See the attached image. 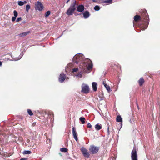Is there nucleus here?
Instances as JSON below:
<instances>
[{
  "instance_id": "obj_1",
  "label": "nucleus",
  "mask_w": 160,
  "mask_h": 160,
  "mask_svg": "<svg viewBox=\"0 0 160 160\" xmlns=\"http://www.w3.org/2000/svg\"><path fill=\"white\" fill-rule=\"evenodd\" d=\"M73 61L75 63L78 64L79 62L84 61V62L80 65L83 67L82 68V71L78 72L76 75L79 78L82 77L83 72H87V70H89L92 68V64L91 61L88 58L84 59L83 55L81 53L77 54L73 58Z\"/></svg>"
},
{
  "instance_id": "obj_2",
  "label": "nucleus",
  "mask_w": 160,
  "mask_h": 160,
  "mask_svg": "<svg viewBox=\"0 0 160 160\" xmlns=\"http://www.w3.org/2000/svg\"><path fill=\"white\" fill-rule=\"evenodd\" d=\"M143 14L144 16H143V20H142L143 21V25L141 29L142 30H145L148 28L149 22L148 15L146 11H145L143 12Z\"/></svg>"
},
{
  "instance_id": "obj_3",
  "label": "nucleus",
  "mask_w": 160,
  "mask_h": 160,
  "mask_svg": "<svg viewBox=\"0 0 160 160\" xmlns=\"http://www.w3.org/2000/svg\"><path fill=\"white\" fill-rule=\"evenodd\" d=\"M76 2L74 1L70 5V7L67 11L66 14L69 16L72 15L76 9Z\"/></svg>"
},
{
  "instance_id": "obj_4",
  "label": "nucleus",
  "mask_w": 160,
  "mask_h": 160,
  "mask_svg": "<svg viewBox=\"0 0 160 160\" xmlns=\"http://www.w3.org/2000/svg\"><path fill=\"white\" fill-rule=\"evenodd\" d=\"M4 145L3 141L0 138V155H1L2 156L5 157H8L11 155L9 153L7 152L3 153L2 150H3V145Z\"/></svg>"
},
{
  "instance_id": "obj_5",
  "label": "nucleus",
  "mask_w": 160,
  "mask_h": 160,
  "mask_svg": "<svg viewBox=\"0 0 160 160\" xmlns=\"http://www.w3.org/2000/svg\"><path fill=\"white\" fill-rule=\"evenodd\" d=\"M81 92L85 94L88 93L89 91L90 88L89 86L87 84L83 83L81 86Z\"/></svg>"
},
{
  "instance_id": "obj_6",
  "label": "nucleus",
  "mask_w": 160,
  "mask_h": 160,
  "mask_svg": "<svg viewBox=\"0 0 160 160\" xmlns=\"http://www.w3.org/2000/svg\"><path fill=\"white\" fill-rule=\"evenodd\" d=\"M99 149V147H95L93 145H92L90 146L89 150L91 154H95L98 152Z\"/></svg>"
},
{
  "instance_id": "obj_7",
  "label": "nucleus",
  "mask_w": 160,
  "mask_h": 160,
  "mask_svg": "<svg viewBox=\"0 0 160 160\" xmlns=\"http://www.w3.org/2000/svg\"><path fill=\"white\" fill-rule=\"evenodd\" d=\"M35 5V9L36 10H38L41 11L43 9V5L39 1L37 2Z\"/></svg>"
},
{
  "instance_id": "obj_8",
  "label": "nucleus",
  "mask_w": 160,
  "mask_h": 160,
  "mask_svg": "<svg viewBox=\"0 0 160 160\" xmlns=\"http://www.w3.org/2000/svg\"><path fill=\"white\" fill-rule=\"evenodd\" d=\"M137 154L136 149L133 148L131 152L132 160H138Z\"/></svg>"
},
{
  "instance_id": "obj_9",
  "label": "nucleus",
  "mask_w": 160,
  "mask_h": 160,
  "mask_svg": "<svg viewBox=\"0 0 160 160\" xmlns=\"http://www.w3.org/2000/svg\"><path fill=\"white\" fill-rule=\"evenodd\" d=\"M66 76L63 73H61L59 75L58 80L61 83H62L64 81Z\"/></svg>"
},
{
  "instance_id": "obj_10",
  "label": "nucleus",
  "mask_w": 160,
  "mask_h": 160,
  "mask_svg": "<svg viewBox=\"0 0 160 160\" xmlns=\"http://www.w3.org/2000/svg\"><path fill=\"white\" fill-rule=\"evenodd\" d=\"M75 128L73 127L72 128V134L75 140L76 141L78 142V138L77 137V133L76 131Z\"/></svg>"
},
{
  "instance_id": "obj_11",
  "label": "nucleus",
  "mask_w": 160,
  "mask_h": 160,
  "mask_svg": "<svg viewBox=\"0 0 160 160\" xmlns=\"http://www.w3.org/2000/svg\"><path fill=\"white\" fill-rule=\"evenodd\" d=\"M84 7L83 5H80L77 8V10L79 12H82L84 9Z\"/></svg>"
},
{
  "instance_id": "obj_12",
  "label": "nucleus",
  "mask_w": 160,
  "mask_h": 160,
  "mask_svg": "<svg viewBox=\"0 0 160 160\" xmlns=\"http://www.w3.org/2000/svg\"><path fill=\"white\" fill-rule=\"evenodd\" d=\"M116 121L117 122H121V123H120L121 126H120V128H121L122 127V119L121 118V117L120 115H118L117 116V118H116Z\"/></svg>"
},
{
  "instance_id": "obj_13",
  "label": "nucleus",
  "mask_w": 160,
  "mask_h": 160,
  "mask_svg": "<svg viewBox=\"0 0 160 160\" xmlns=\"http://www.w3.org/2000/svg\"><path fill=\"white\" fill-rule=\"evenodd\" d=\"M97 84L95 82H93L92 83V87L94 91H96L97 89Z\"/></svg>"
},
{
  "instance_id": "obj_14",
  "label": "nucleus",
  "mask_w": 160,
  "mask_h": 160,
  "mask_svg": "<svg viewBox=\"0 0 160 160\" xmlns=\"http://www.w3.org/2000/svg\"><path fill=\"white\" fill-rule=\"evenodd\" d=\"M83 14L84 18L85 19L88 18L90 15L89 12L87 11L84 12L83 13Z\"/></svg>"
},
{
  "instance_id": "obj_15",
  "label": "nucleus",
  "mask_w": 160,
  "mask_h": 160,
  "mask_svg": "<svg viewBox=\"0 0 160 160\" xmlns=\"http://www.w3.org/2000/svg\"><path fill=\"white\" fill-rule=\"evenodd\" d=\"M30 32V31H28L25 32H23L22 33H21L20 34H19L18 35L19 36V37H22L23 36H27L28 34Z\"/></svg>"
},
{
  "instance_id": "obj_16",
  "label": "nucleus",
  "mask_w": 160,
  "mask_h": 160,
  "mask_svg": "<svg viewBox=\"0 0 160 160\" xmlns=\"http://www.w3.org/2000/svg\"><path fill=\"white\" fill-rule=\"evenodd\" d=\"M24 54V52H22L20 54V55L17 58H13V60L14 61H17L20 60L22 57L23 55Z\"/></svg>"
},
{
  "instance_id": "obj_17",
  "label": "nucleus",
  "mask_w": 160,
  "mask_h": 160,
  "mask_svg": "<svg viewBox=\"0 0 160 160\" xmlns=\"http://www.w3.org/2000/svg\"><path fill=\"white\" fill-rule=\"evenodd\" d=\"M95 128L96 130L98 131L101 129L102 126L101 124L98 123L95 125Z\"/></svg>"
},
{
  "instance_id": "obj_18",
  "label": "nucleus",
  "mask_w": 160,
  "mask_h": 160,
  "mask_svg": "<svg viewBox=\"0 0 160 160\" xmlns=\"http://www.w3.org/2000/svg\"><path fill=\"white\" fill-rule=\"evenodd\" d=\"M53 117V116L52 115H50L48 116V122H49V120L50 119L49 122L51 124L52 122V121H53V119H54L52 118V117Z\"/></svg>"
},
{
  "instance_id": "obj_19",
  "label": "nucleus",
  "mask_w": 160,
  "mask_h": 160,
  "mask_svg": "<svg viewBox=\"0 0 160 160\" xmlns=\"http://www.w3.org/2000/svg\"><path fill=\"white\" fill-rule=\"evenodd\" d=\"M103 84L106 88L108 91V92H109L110 90V86L109 85H108L106 82H103Z\"/></svg>"
},
{
  "instance_id": "obj_20",
  "label": "nucleus",
  "mask_w": 160,
  "mask_h": 160,
  "mask_svg": "<svg viewBox=\"0 0 160 160\" xmlns=\"http://www.w3.org/2000/svg\"><path fill=\"white\" fill-rule=\"evenodd\" d=\"M141 18V17L139 15H136L134 17V20L135 22H137L140 20Z\"/></svg>"
},
{
  "instance_id": "obj_21",
  "label": "nucleus",
  "mask_w": 160,
  "mask_h": 160,
  "mask_svg": "<svg viewBox=\"0 0 160 160\" xmlns=\"http://www.w3.org/2000/svg\"><path fill=\"white\" fill-rule=\"evenodd\" d=\"M138 83L140 86H142L144 82V80L142 78H141L138 81Z\"/></svg>"
},
{
  "instance_id": "obj_22",
  "label": "nucleus",
  "mask_w": 160,
  "mask_h": 160,
  "mask_svg": "<svg viewBox=\"0 0 160 160\" xmlns=\"http://www.w3.org/2000/svg\"><path fill=\"white\" fill-rule=\"evenodd\" d=\"M80 150L82 154H84V153L86 152H87L88 151V150H87L84 147H82L81 148Z\"/></svg>"
},
{
  "instance_id": "obj_23",
  "label": "nucleus",
  "mask_w": 160,
  "mask_h": 160,
  "mask_svg": "<svg viewBox=\"0 0 160 160\" xmlns=\"http://www.w3.org/2000/svg\"><path fill=\"white\" fill-rule=\"evenodd\" d=\"M83 155L85 157L87 158H88L90 156V154L88 151L87 152H86L84 153L83 154Z\"/></svg>"
},
{
  "instance_id": "obj_24",
  "label": "nucleus",
  "mask_w": 160,
  "mask_h": 160,
  "mask_svg": "<svg viewBox=\"0 0 160 160\" xmlns=\"http://www.w3.org/2000/svg\"><path fill=\"white\" fill-rule=\"evenodd\" d=\"M31 152L29 150H25L22 152L24 154H29L31 153Z\"/></svg>"
},
{
  "instance_id": "obj_25",
  "label": "nucleus",
  "mask_w": 160,
  "mask_h": 160,
  "mask_svg": "<svg viewBox=\"0 0 160 160\" xmlns=\"http://www.w3.org/2000/svg\"><path fill=\"white\" fill-rule=\"evenodd\" d=\"M80 121L82 122V124H84L85 123V118L83 117H81L79 118Z\"/></svg>"
},
{
  "instance_id": "obj_26",
  "label": "nucleus",
  "mask_w": 160,
  "mask_h": 160,
  "mask_svg": "<svg viewBox=\"0 0 160 160\" xmlns=\"http://www.w3.org/2000/svg\"><path fill=\"white\" fill-rule=\"evenodd\" d=\"M112 0H106L103 1L102 2L104 3H107L108 4H111L112 3Z\"/></svg>"
},
{
  "instance_id": "obj_27",
  "label": "nucleus",
  "mask_w": 160,
  "mask_h": 160,
  "mask_svg": "<svg viewBox=\"0 0 160 160\" xmlns=\"http://www.w3.org/2000/svg\"><path fill=\"white\" fill-rule=\"evenodd\" d=\"M68 150V149L66 148H62L60 149V151L62 152H66Z\"/></svg>"
},
{
  "instance_id": "obj_28",
  "label": "nucleus",
  "mask_w": 160,
  "mask_h": 160,
  "mask_svg": "<svg viewBox=\"0 0 160 160\" xmlns=\"http://www.w3.org/2000/svg\"><path fill=\"white\" fill-rule=\"evenodd\" d=\"M27 111L28 114L30 116H32L33 115V113L31 109H28L27 110Z\"/></svg>"
},
{
  "instance_id": "obj_29",
  "label": "nucleus",
  "mask_w": 160,
  "mask_h": 160,
  "mask_svg": "<svg viewBox=\"0 0 160 160\" xmlns=\"http://www.w3.org/2000/svg\"><path fill=\"white\" fill-rule=\"evenodd\" d=\"M94 9L95 11H98L100 10V7L96 5L94 7Z\"/></svg>"
},
{
  "instance_id": "obj_30",
  "label": "nucleus",
  "mask_w": 160,
  "mask_h": 160,
  "mask_svg": "<svg viewBox=\"0 0 160 160\" xmlns=\"http://www.w3.org/2000/svg\"><path fill=\"white\" fill-rule=\"evenodd\" d=\"M51 13V12L50 11H48L46 12L45 14V16L46 17H48L49 16Z\"/></svg>"
},
{
  "instance_id": "obj_31",
  "label": "nucleus",
  "mask_w": 160,
  "mask_h": 160,
  "mask_svg": "<svg viewBox=\"0 0 160 160\" xmlns=\"http://www.w3.org/2000/svg\"><path fill=\"white\" fill-rule=\"evenodd\" d=\"M26 10L27 12H28L30 8V5H29L28 4L26 6Z\"/></svg>"
},
{
  "instance_id": "obj_32",
  "label": "nucleus",
  "mask_w": 160,
  "mask_h": 160,
  "mask_svg": "<svg viewBox=\"0 0 160 160\" xmlns=\"http://www.w3.org/2000/svg\"><path fill=\"white\" fill-rule=\"evenodd\" d=\"M13 14L14 16L15 17H17L18 16V13L17 12L16 10H14L13 11Z\"/></svg>"
},
{
  "instance_id": "obj_33",
  "label": "nucleus",
  "mask_w": 160,
  "mask_h": 160,
  "mask_svg": "<svg viewBox=\"0 0 160 160\" xmlns=\"http://www.w3.org/2000/svg\"><path fill=\"white\" fill-rule=\"evenodd\" d=\"M103 0H92V1L94 2H100L101 1H102Z\"/></svg>"
},
{
  "instance_id": "obj_34",
  "label": "nucleus",
  "mask_w": 160,
  "mask_h": 160,
  "mask_svg": "<svg viewBox=\"0 0 160 160\" xmlns=\"http://www.w3.org/2000/svg\"><path fill=\"white\" fill-rule=\"evenodd\" d=\"M18 4L20 6H22L24 5L23 2L21 1L18 2Z\"/></svg>"
},
{
  "instance_id": "obj_35",
  "label": "nucleus",
  "mask_w": 160,
  "mask_h": 160,
  "mask_svg": "<svg viewBox=\"0 0 160 160\" xmlns=\"http://www.w3.org/2000/svg\"><path fill=\"white\" fill-rule=\"evenodd\" d=\"M78 70V68H74L72 69V72H77Z\"/></svg>"
},
{
  "instance_id": "obj_36",
  "label": "nucleus",
  "mask_w": 160,
  "mask_h": 160,
  "mask_svg": "<svg viewBox=\"0 0 160 160\" xmlns=\"http://www.w3.org/2000/svg\"><path fill=\"white\" fill-rule=\"evenodd\" d=\"M92 125L90 123H88L87 125V127L89 128H92Z\"/></svg>"
},
{
  "instance_id": "obj_37",
  "label": "nucleus",
  "mask_w": 160,
  "mask_h": 160,
  "mask_svg": "<svg viewBox=\"0 0 160 160\" xmlns=\"http://www.w3.org/2000/svg\"><path fill=\"white\" fill-rule=\"evenodd\" d=\"M116 159L113 157L109 158L108 160H115Z\"/></svg>"
},
{
  "instance_id": "obj_38",
  "label": "nucleus",
  "mask_w": 160,
  "mask_h": 160,
  "mask_svg": "<svg viewBox=\"0 0 160 160\" xmlns=\"http://www.w3.org/2000/svg\"><path fill=\"white\" fill-rule=\"evenodd\" d=\"M22 20V18H18L16 20V22H18Z\"/></svg>"
},
{
  "instance_id": "obj_39",
  "label": "nucleus",
  "mask_w": 160,
  "mask_h": 160,
  "mask_svg": "<svg viewBox=\"0 0 160 160\" xmlns=\"http://www.w3.org/2000/svg\"><path fill=\"white\" fill-rule=\"evenodd\" d=\"M16 17H13L12 18V21L14 22L15 21V19H16Z\"/></svg>"
},
{
  "instance_id": "obj_40",
  "label": "nucleus",
  "mask_w": 160,
  "mask_h": 160,
  "mask_svg": "<svg viewBox=\"0 0 160 160\" xmlns=\"http://www.w3.org/2000/svg\"><path fill=\"white\" fill-rule=\"evenodd\" d=\"M28 159V158H22L20 159V160H27Z\"/></svg>"
},
{
  "instance_id": "obj_41",
  "label": "nucleus",
  "mask_w": 160,
  "mask_h": 160,
  "mask_svg": "<svg viewBox=\"0 0 160 160\" xmlns=\"http://www.w3.org/2000/svg\"><path fill=\"white\" fill-rule=\"evenodd\" d=\"M108 134H110L109 131V127H108Z\"/></svg>"
},
{
  "instance_id": "obj_42",
  "label": "nucleus",
  "mask_w": 160,
  "mask_h": 160,
  "mask_svg": "<svg viewBox=\"0 0 160 160\" xmlns=\"http://www.w3.org/2000/svg\"><path fill=\"white\" fill-rule=\"evenodd\" d=\"M23 2V4H24V3H27V2L26 1H24V2Z\"/></svg>"
},
{
  "instance_id": "obj_43",
  "label": "nucleus",
  "mask_w": 160,
  "mask_h": 160,
  "mask_svg": "<svg viewBox=\"0 0 160 160\" xmlns=\"http://www.w3.org/2000/svg\"><path fill=\"white\" fill-rule=\"evenodd\" d=\"M136 104L137 105V107H138V109H139V106H138V104H137V102L136 103Z\"/></svg>"
},
{
  "instance_id": "obj_44",
  "label": "nucleus",
  "mask_w": 160,
  "mask_h": 160,
  "mask_svg": "<svg viewBox=\"0 0 160 160\" xmlns=\"http://www.w3.org/2000/svg\"><path fill=\"white\" fill-rule=\"evenodd\" d=\"M70 0H68V1L66 2V3H68V2L70 1Z\"/></svg>"
},
{
  "instance_id": "obj_45",
  "label": "nucleus",
  "mask_w": 160,
  "mask_h": 160,
  "mask_svg": "<svg viewBox=\"0 0 160 160\" xmlns=\"http://www.w3.org/2000/svg\"><path fill=\"white\" fill-rule=\"evenodd\" d=\"M2 64V62L0 61V66H1Z\"/></svg>"
},
{
  "instance_id": "obj_46",
  "label": "nucleus",
  "mask_w": 160,
  "mask_h": 160,
  "mask_svg": "<svg viewBox=\"0 0 160 160\" xmlns=\"http://www.w3.org/2000/svg\"><path fill=\"white\" fill-rule=\"evenodd\" d=\"M103 100V99L102 98H100V100Z\"/></svg>"
},
{
  "instance_id": "obj_47",
  "label": "nucleus",
  "mask_w": 160,
  "mask_h": 160,
  "mask_svg": "<svg viewBox=\"0 0 160 160\" xmlns=\"http://www.w3.org/2000/svg\"><path fill=\"white\" fill-rule=\"evenodd\" d=\"M130 122L131 123V119L130 120Z\"/></svg>"
},
{
  "instance_id": "obj_48",
  "label": "nucleus",
  "mask_w": 160,
  "mask_h": 160,
  "mask_svg": "<svg viewBox=\"0 0 160 160\" xmlns=\"http://www.w3.org/2000/svg\"><path fill=\"white\" fill-rule=\"evenodd\" d=\"M61 36H60L58 38H60L61 37Z\"/></svg>"
}]
</instances>
